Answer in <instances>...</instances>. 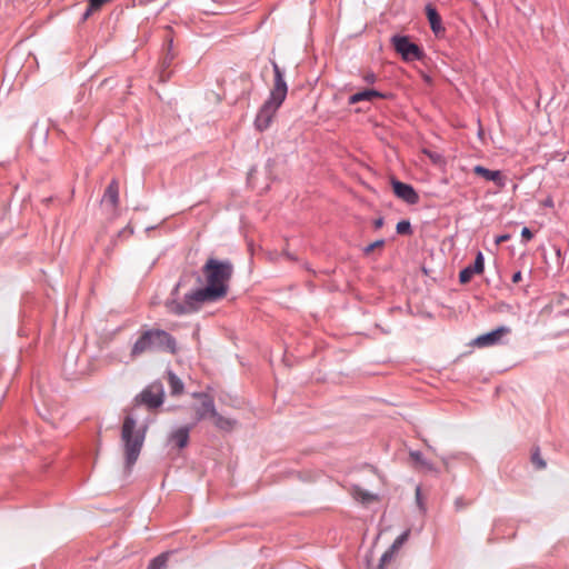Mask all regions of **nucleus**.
<instances>
[{"label":"nucleus","mask_w":569,"mask_h":569,"mask_svg":"<svg viewBox=\"0 0 569 569\" xmlns=\"http://www.w3.org/2000/svg\"><path fill=\"white\" fill-rule=\"evenodd\" d=\"M509 239H510V236H509V234H502V236L497 237V239H496V243H497V244H500V243H502V242H505V241H507V240H509Z\"/></svg>","instance_id":"2f4dec72"},{"label":"nucleus","mask_w":569,"mask_h":569,"mask_svg":"<svg viewBox=\"0 0 569 569\" xmlns=\"http://www.w3.org/2000/svg\"><path fill=\"white\" fill-rule=\"evenodd\" d=\"M213 419V425L222 431H231L237 426V421L230 418L222 417L218 415L217 412H213V416L211 417Z\"/></svg>","instance_id":"a211bd4d"},{"label":"nucleus","mask_w":569,"mask_h":569,"mask_svg":"<svg viewBox=\"0 0 569 569\" xmlns=\"http://www.w3.org/2000/svg\"><path fill=\"white\" fill-rule=\"evenodd\" d=\"M396 229L399 234H407L411 231V226L409 221L402 220L397 223Z\"/></svg>","instance_id":"393cba45"},{"label":"nucleus","mask_w":569,"mask_h":569,"mask_svg":"<svg viewBox=\"0 0 569 569\" xmlns=\"http://www.w3.org/2000/svg\"><path fill=\"white\" fill-rule=\"evenodd\" d=\"M521 278H522L521 272H520V271H518V272H516V273L512 276V282H513V283H518L519 281H521Z\"/></svg>","instance_id":"72a5a7b5"},{"label":"nucleus","mask_w":569,"mask_h":569,"mask_svg":"<svg viewBox=\"0 0 569 569\" xmlns=\"http://www.w3.org/2000/svg\"><path fill=\"white\" fill-rule=\"evenodd\" d=\"M426 14H427L428 21L430 23L431 30L437 36L445 32V28L442 26L441 18H440L439 13L437 12V10L432 6L428 4L426 7Z\"/></svg>","instance_id":"dca6fc26"},{"label":"nucleus","mask_w":569,"mask_h":569,"mask_svg":"<svg viewBox=\"0 0 569 569\" xmlns=\"http://www.w3.org/2000/svg\"><path fill=\"white\" fill-rule=\"evenodd\" d=\"M375 98H383V94L380 93L377 90L367 89V90H363V91H360V92H357V93L352 94L349 98V103L350 104H356V103H358L360 101H365V100L366 101H371Z\"/></svg>","instance_id":"f3484780"},{"label":"nucleus","mask_w":569,"mask_h":569,"mask_svg":"<svg viewBox=\"0 0 569 569\" xmlns=\"http://www.w3.org/2000/svg\"><path fill=\"white\" fill-rule=\"evenodd\" d=\"M511 332V329L506 326H501L490 332L478 336L473 340V346L478 348L492 347L501 343L502 338Z\"/></svg>","instance_id":"0eeeda50"},{"label":"nucleus","mask_w":569,"mask_h":569,"mask_svg":"<svg viewBox=\"0 0 569 569\" xmlns=\"http://www.w3.org/2000/svg\"><path fill=\"white\" fill-rule=\"evenodd\" d=\"M409 537V530L400 535L391 545V547L381 556L380 565L378 569H383L385 566H387L392 558L395 557L396 552L400 549V547L407 541Z\"/></svg>","instance_id":"9b49d317"},{"label":"nucleus","mask_w":569,"mask_h":569,"mask_svg":"<svg viewBox=\"0 0 569 569\" xmlns=\"http://www.w3.org/2000/svg\"><path fill=\"white\" fill-rule=\"evenodd\" d=\"M355 497L356 499L360 500L361 502H370L372 500H375V496L369 493V492H365L362 490H356L355 492Z\"/></svg>","instance_id":"b1692460"},{"label":"nucleus","mask_w":569,"mask_h":569,"mask_svg":"<svg viewBox=\"0 0 569 569\" xmlns=\"http://www.w3.org/2000/svg\"><path fill=\"white\" fill-rule=\"evenodd\" d=\"M392 189H393L395 194L398 198L402 199L403 201H406L410 204H415L419 200L418 193L415 191V189L410 184L393 180Z\"/></svg>","instance_id":"6e6552de"},{"label":"nucleus","mask_w":569,"mask_h":569,"mask_svg":"<svg viewBox=\"0 0 569 569\" xmlns=\"http://www.w3.org/2000/svg\"><path fill=\"white\" fill-rule=\"evenodd\" d=\"M190 293L186 296V303H179L177 301H168L166 307L169 312L174 315H183L187 312H190L197 308L198 303H201L202 301H196L194 299H190Z\"/></svg>","instance_id":"f8f14e48"},{"label":"nucleus","mask_w":569,"mask_h":569,"mask_svg":"<svg viewBox=\"0 0 569 569\" xmlns=\"http://www.w3.org/2000/svg\"><path fill=\"white\" fill-rule=\"evenodd\" d=\"M485 261L481 252H478L473 264L466 267L459 273V281L462 284L468 283L475 274L483 272Z\"/></svg>","instance_id":"1a4fd4ad"},{"label":"nucleus","mask_w":569,"mask_h":569,"mask_svg":"<svg viewBox=\"0 0 569 569\" xmlns=\"http://www.w3.org/2000/svg\"><path fill=\"white\" fill-rule=\"evenodd\" d=\"M521 237L525 239V241H530L533 234L527 227H525L521 231Z\"/></svg>","instance_id":"c756f323"},{"label":"nucleus","mask_w":569,"mask_h":569,"mask_svg":"<svg viewBox=\"0 0 569 569\" xmlns=\"http://www.w3.org/2000/svg\"><path fill=\"white\" fill-rule=\"evenodd\" d=\"M102 201L114 209L119 203V182L113 179L107 187Z\"/></svg>","instance_id":"2eb2a0df"},{"label":"nucleus","mask_w":569,"mask_h":569,"mask_svg":"<svg viewBox=\"0 0 569 569\" xmlns=\"http://www.w3.org/2000/svg\"><path fill=\"white\" fill-rule=\"evenodd\" d=\"M146 430L137 428V420L128 413L121 427V441L123 445L127 468H131L137 461L142 449Z\"/></svg>","instance_id":"20e7f679"},{"label":"nucleus","mask_w":569,"mask_h":569,"mask_svg":"<svg viewBox=\"0 0 569 569\" xmlns=\"http://www.w3.org/2000/svg\"><path fill=\"white\" fill-rule=\"evenodd\" d=\"M410 458L417 463L419 465L421 468H425L427 470H432V467L430 463H428L423 458H422V455L418 451H411L410 452Z\"/></svg>","instance_id":"4be33fe9"},{"label":"nucleus","mask_w":569,"mask_h":569,"mask_svg":"<svg viewBox=\"0 0 569 569\" xmlns=\"http://www.w3.org/2000/svg\"><path fill=\"white\" fill-rule=\"evenodd\" d=\"M110 0H89L88 8L83 14V20H87L92 13L99 11L102 6Z\"/></svg>","instance_id":"aec40b11"},{"label":"nucleus","mask_w":569,"mask_h":569,"mask_svg":"<svg viewBox=\"0 0 569 569\" xmlns=\"http://www.w3.org/2000/svg\"><path fill=\"white\" fill-rule=\"evenodd\" d=\"M385 244V241L383 240H377L372 243H370L368 247H366L365 249V253L366 254H370L371 252H373L376 249L378 248H382Z\"/></svg>","instance_id":"a878e982"},{"label":"nucleus","mask_w":569,"mask_h":569,"mask_svg":"<svg viewBox=\"0 0 569 569\" xmlns=\"http://www.w3.org/2000/svg\"><path fill=\"white\" fill-rule=\"evenodd\" d=\"M202 273L207 286L190 292V299L204 302L224 298L228 292V283L233 273L232 263L210 258L203 266Z\"/></svg>","instance_id":"f257e3e1"},{"label":"nucleus","mask_w":569,"mask_h":569,"mask_svg":"<svg viewBox=\"0 0 569 569\" xmlns=\"http://www.w3.org/2000/svg\"><path fill=\"white\" fill-rule=\"evenodd\" d=\"M199 399L200 405L194 408L197 421L207 418L208 415L212 417L213 412H216L213 401L210 398H208L207 396H199Z\"/></svg>","instance_id":"4468645a"},{"label":"nucleus","mask_w":569,"mask_h":569,"mask_svg":"<svg viewBox=\"0 0 569 569\" xmlns=\"http://www.w3.org/2000/svg\"><path fill=\"white\" fill-rule=\"evenodd\" d=\"M469 503L462 498V497H458L456 498L455 500V508L457 511H461L462 509H465Z\"/></svg>","instance_id":"bb28decb"},{"label":"nucleus","mask_w":569,"mask_h":569,"mask_svg":"<svg viewBox=\"0 0 569 569\" xmlns=\"http://www.w3.org/2000/svg\"><path fill=\"white\" fill-rule=\"evenodd\" d=\"M531 462L533 463V466L541 470V469H545L546 468V461L541 458L540 456V452H539V449H536L532 455H531Z\"/></svg>","instance_id":"5701e85b"},{"label":"nucleus","mask_w":569,"mask_h":569,"mask_svg":"<svg viewBox=\"0 0 569 569\" xmlns=\"http://www.w3.org/2000/svg\"><path fill=\"white\" fill-rule=\"evenodd\" d=\"M274 83L269 99L261 106L254 120L257 130L264 131L269 128L278 109L284 101L288 92L287 83L277 63H273Z\"/></svg>","instance_id":"7ed1b4c3"},{"label":"nucleus","mask_w":569,"mask_h":569,"mask_svg":"<svg viewBox=\"0 0 569 569\" xmlns=\"http://www.w3.org/2000/svg\"><path fill=\"white\" fill-rule=\"evenodd\" d=\"M416 499H417V503H418L419 508L421 510H425L423 502L421 499V489L419 487H417V489H416Z\"/></svg>","instance_id":"7c9ffc66"},{"label":"nucleus","mask_w":569,"mask_h":569,"mask_svg":"<svg viewBox=\"0 0 569 569\" xmlns=\"http://www.w3.org/2000/svg\"><path fill=\"white\" fill-rule=\"evenodd\" d=\"M363 80L367 82V83H373L376 82L377 80V77L373 72H366L363 74Z\"/></svg>","instance_id":"c85d7f7f"},{"label":"nucleus","mask_w":569,"mask_h":569,"mask_svg":"<svg viewBox=\"0 0 569 569\" xmlns=\"http://www.w3.org/2000/svg\"><path fill=\"white\" fill-rule=\"evenodd\" d=\"M169 555L167 552L153 558L147 569H166Z\"/></svg>","instance_id":"412c9836"},{"label":"nucleus","mask_w":569,"mask_h":569,"mask_svg":"<svg viewBox=\"0 0 569 569\" xmlns=\"http://www.w3.org/2000/svg\"><path fill=\"white\" fill-rule=\"evenodd\" d=\"M193 425L174 429L169 436V441L174 443L178 448H184L188 445L189 433Z\"/></svg>","instance_id":"ddd939ff"},{"label":"nucleus","mask_w":569,"mask_h":569,"mask_svg":"<svg viewBox=\"0 0 569 569\" xmlns=\"http://www.w3.org/2000/svg\"><path fill=\"white\" fill-rule=\"evenodd\" d=\"M395 50L401 54L406 61L419 60L422 56L420 48L411 42L408 37L395 36L392 38Z\"/></svg>","instance_id":"39448f33"},{"label":"nucleus","mask_w":569,"mask_h":569,"mask_svg":"<svg viewBox=\"0 0 569 569\" xmlns=\"http://www.w3.org/2000/svg\"><path fill=\"white\" fill-rule=\"evenodd\" d=\"M373 226L376 229H380L382 226H383V219L382 218H378L373 221Z\"/></svg>","instance_id":"473e14b6"},{"label":"nucleus","mask_w":569,"mask_h":569,"mask_svg":"<svg viewBox=\"0 0 569 569\" xmlns=\"http://www.w3.org/2000/svg\"><path fill=\"white\" fill-rule=\"evenodd\" d=\"M425 153L430 158V160L433 162V163H440L441 162V156L436 153V152H431V151H425Z\"/></svg>","instance_id":"cd10ccee"},{"label":"nucleus","mask_w":569,"mask_h":569,"mask_svg":"<svg viewBox=\"0 0 569 569\" xmlns=\"http://www.w3.org/2000/svg\"><path fill=\"white\" fill-rule=\"evenodd\" d=\"M168 382L170 386L171 395H180L183 391L182 381L172 372H168Z\"/></svg>","instance_id":"6ab92c4d"},{"label":"nucleus","mask_w":569,"mask_h":569,"mask_svg":"<svg viewBox=\"0 0 569 569\" xmlns=\"http://www.w3.org/2000/svg\"><path fill=\"white\" fill-rule=\"evenodd\" d=\"M163 396L162 385L153 382L137 397L136 401L146 405L148 408H157L162 405Z\"/></svg>","instance_id":"423d86ee"},{"label":"nucleus","mask_w":569,"mask_h":569,"mask_svg":"<svg viewBox=\"0 0 569 569\" xmlns=\"http://www.w3.org/2000/svg\"><path fill=\"white\" fill-rule=\"evenodd\" d=\"M151 351L176 355L178 352L177 341L174 337L164 330L158 328L146 329L141 331L139 338L132 346L130 356L132 359H136Z\"/></svg>","instance_id":"f03ea898"},{"label":"nucleus","mask_w":569,"mask_h":569,"mask_svg":"<svg viewBox=\"0 0 569 569\" xmlns=\"http://www.w3.org/2000/svg\"><path fill=\"white\" fill-rule=\"evenodd\" d=\"M473 172L483 178L487 181H492L497 184L499 188H503L506 183V179L501 171L499 170H489L482 166H476L473 168Z\"/></svg>","instance_id":"9d476101"}]
</instances>
